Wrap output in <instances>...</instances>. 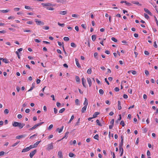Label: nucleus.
Returning a JSON list of instances; mask_svg holds the SVG:
<instances>
[{"instance_id":"nucleus-1","label":"nucleus","mask_w":158,"mask_h":158,"mask_svg":"<svg viewBox=\"0 0 158 158\" xmlns=\"http://www.w3.org/2000/svg\"><path fill=\"white\" fill-rule=\"evenodd\" d=\"M41 5L43 7L44 6H47L46 9L47 10H54V8L52 7H49L48 6H53L54 5L48 2L46 3H41Z\"/></svg>"},{"instance_id":"nucleus-2","label":"nucleus","mask_w":158,"mask_h":158,"mask_svg":"<svg viewBox=\"0 0 158 158\" xmlns=\"http://www.w3.org/2000/svg\"><path fill=\"white\" fill-rule=\"evenodd\" d=\"M53 143H51L50 144H48L47 148V149L48 150H50L53 149Z\"/></svg>"},{"instance_id":"nucleus-3","label":"nucleus","mask_w":158,"mask_h":158,"mask_svg":"<svg viewBox=\"0 0 158 158\" xmlns=\"http://www.w3.org/2000/svg\"><path fill=\"white\" fill-rule=\"evenodd\" d=\"M37 152V150L36 149L34 150L33 151H32L30 154V156L31 158L33 157V156L35 155Z\"/></svg>"},{"instance_id":"nucleus-4","label":"nucleus","mask_w":158,"mask_h":158,"mask_svg":"<svg viewBox=\"0 0 158 158\" xmlns=\"http://www.w3.org/2000/svg\"><path fill=\"white\" fill-rule=\"evenodd\" d=\"M44 123V122H42L40 123H38L35 125L32 128H34V129H35V128H37L38 126L42 124L43 123Z\"/></svg>"},{"instance_id":"nucleus-5","label":"nucleus","mask_w":158,"mask_h":158,"mask_svg":"<svg viewBox=\"0 0 158 158\" xmlns=\"http://www.w3.org/2000/svg\"><path fill=\"white\" fill-rule=\"evenodd\" d=\"M35 21L36 24L38 25H44V22L40 21H37V20L36 19H35Z\"/></svg>"},{"instance_id":"nucleus-6","label":"nucleus","mask_w":158,"mask_h":158,"mask_svg":"<svg viewBox=\"0 0 158 158\" xmlns=\"http://www.w3.org/2000/svg\"><path fill=\"white\" fill-rule=\"evenodd\" d=\"M27 136L26 134L22 135H18L16 136V139H19L25 137Z\"/></svg>"},{"instance_id":"nucleus-7","label":"nucleus","mask_w":158,"mask_h":158,"mask_svg":"<svg viewBox=\"0 0 158 158\" xmlns=\"http://www.w3.org/2000/svg\"><path fill=\"white\" fill-rule=\"evenodd\" d=\"M81 80L83 86L85 88L86 87V86L85 85V83L86 82V80L84 78V77H82L81 78Z\"/></svg>"},{"instance_id":"nucleus-8","label":"nucleus","mask_w":158,"mask_h":158,"mask_svg":"<svg viewBox=\"0 0 158 158\" xmlns=\"http://www.w3.org/2000/svg\"><path fill=\"white\" fill-rule=\"evenodd\" d=\"M144 10L149 15L151 16L152 15V13L147 8H144Z\"/></svg>"},{"instance_id":"nucleus-9","label":"nucleus","mask_w":158,"mask_h":158,"mask_svg":"<svg viewBox=\"0 0 158 158\" xmlns=\"http://www.w3.org/2000/svg\"><path fill=\"white\" fill-rule=\"evenodd\" d=\"M58 156L59 157V158H63V156L62 155V153L61 151H59L58 153Z\"/></svg>"},{"instance_id":"nucleus-10","label":"nucleus","mask_w":158,"mask_h":158,"mask_svg":"<svg viewBox=\"0 0 158 158\" xmlns=\"http://www.w3.org/2000/svg\"><path fill=\"white\" fill-rule=\"evenodd\" d=\"M25 125V124L24 123H19L18 127L19 129H22Z\"/></svg>"},{"instance_id":"nucleus-11","label":"nucleus","mask_w":158,"mask_h":158,"mask_svg":"<svg viewBox=\"0 0 158 158\" xmlns=\"http://www.w3.org/2000/svg\"><path fill=\"white\" fill-rule=\"evenodd\" d=\"M87 81L88 83L89 84V87H90L92 85V82L90 78L88 77L87 78Z\"/></svg>"},{"instance_id":"nucleus-12","label":"nucleus","mask_w":158,"mask_h":158,"mask_svg":"<svg viewBox=\"0 0 158 158\" xmlns=\"http://www.w3.org/2000/svg\"><path fill=\"white\" fill-rule=\"evenodd\" d=\"M75 61H76V65H77V66L79 68H81V66L79 63V62H78V60L77 59V58H76L75 59Z\"/></svg>"},{"instance_id":"nucleus-13","label":"nucleus","mask_w":158,"mask_h":158,"mask_svg":"<svg viewBox=\"0 0 158 158\" xmlns=\"http://www.w3.org/2000/svg\"><path fill=\"white\" fill-rule=\"evenodd\" d=\"M19 123L14 121L12 123V125L13 127H18Z\"/></svg>"},{"instance_id":"nucleus-14","label":"nucleus","mask_w":158,"mask_h":158,"mask_svg":"<svg viewBox=\"0 0 158 158\" xmlns=\"http://www.w3.org/2000/svg\"><path fill=\"white\" fill-rule=\"evenodd\" d=\"M35 83H33L31 85V87L30 88V89L28 91V92L30 91H31L35 87Z\"/></svg>"},{"instance_id":"nucleus-15","label":"nucleus","mask_w":158,"mask_h":158,"mask_svg":"<svg viewBox=\"0 0 158 158\" xmlns=\"http://www.w3.org/2000/svg\"><path fill=\"white\" fill-rule=\"evenodd\" d=\"M29 150V148L28 147L26 148H24L22 151V152H25L28 151Z\"/></svg>"},{"instance_id":"nucleus-16","label":"nucleus","mask_w":158,"mask_h":158,"mask_svg":"<svg viewBox=\"0 0 158 158\" xmlns=\"http://www.w3.org/2000/svg\"><path fill=\"white\" fill-rule=\"evenodd\" d=\"M118 108L119 110H121L122 108L121 106V102L119 101H118Z\"/></svg>"},{"instance_id":"nucleus-17","label":"nucleus","mask_w":158,"mask_h":158,"mask_svg":"<svg viewBox=\"0 0 158 158\" xmlns=\"http://www.w3.org/2000/svg\"><path fill=\"white\" fill-rule=\"evenodd\" d=\"M87 107L86 106H84L82 107L81 110V112L82 113H84L85 112L86 110Z\"/></svg>"},{"instance_id":"nucleus-18","label":"nucleus","mask_w":158,"mask_h":158,"mask_svg":"<svg viewBox=\"0 0 158 158\" xmlns=\"http://www.w3.org/2000/svg\"><path fill=\"white\" fill-rule=\"evenodd\" d=\"M63 128H64V126H62L60 129H59V128H57L56 129V130L58 131V132L59 133H60L62 131Z\"/></svg>"},{"instance_id":"nucleus-19","label":"nucleus","mask_w":158,"mask_h":158,"mask_svg":"<svg viewBox=\"0 0 158 158\" xmlns=\"http://www.w3.org/2000/svg\"><path fill=\"white\" fill-rule=\"evenodd\" d=\"M85 100L84 103V105H85V106H87L88 104V100L86 98H85Z\"/></svg>"},{"instance_id":"nucleus-20","label":"nucleus","mask_w":158,"mask_h":158,"mask_svg":"<svg viewBox=\"0 0 158 158\" xmlns=\"http://www.w3.org/2000/svg\"><path fill=\"white\" fill-rule=\"evenodd\" d=\"M67 13V11H60L59 13V14H60L63 15H66Z\"/></svg>"},{"instance_id":"nucleus-21","label":"nucleus","mask_w":158,"mask_h":158,"mask_svg":"<svg viewBox=\"0 0 158 158\" xmlns=\"http://www.w3.org/2000/svg\"><path fill=\"white\" fill-rule=\"evenodd\" d=\"M99 114V113L98 112H95L93 114V118H95L97 117V116Z\"/></svg>"},{"instance_id":"nucleus-22","label":"nucleus","mask_w":158,"mask_h":158,"mask_svg":"<svg viewBox=\"0 0 158 158\" xmlns=\"http://www.w3.org/2000/svg\"><path fill=\"white\" fill-rule=\"evenodd\" d=\"M2 61L5 63H9V61L6 58H3L2 59Z\"/></svg>"},{"instance_id":"nucleus-23","label":"nucleus","mask_w":158,"mask_h":158,"mask_svg":"<svg viewBox=\"0 0 158 158\" xmlns=\"http://www.w3.org/2000/svg\"><path fill=\"white\" fill-rule=\"evenodd\" d=\"M131 2L134 4H136V5H139V6H141V4H139V2H136V1H133Z\"/></svg>"},{"instance_id":"nucleus-24","label":"nucleus","mask_w":158,"mask_h":158,"mask_svg":"<svg viewBox=\"0 0 158 158\" xmlns=\"http://www.w3.org/2000/svg\"><path fill=\"white\" fill-rule=\"evenodd\" d=\"M96 35H93L92 36V39L93 41H94L96 39Z\"/></svg>"},{"instance_id":"nucleus-25","label":"nucleus","mask_w":158,"mask_h":158,"mask_svg":"<svg viewBox=\"0 0 158 158\" xmlns=\"http://www.w3.org/2000/svg\"><path fill=\"white\" fill-rule=\"evenodd\" d=\"M41 141H37L33 145H34V146L35 147V148L36 147H37V146H38V145L39 144V143H40V142Z\"/></svg>"},{"instance_id":"nucleus-26","label":"nucleus","mask_w":158,"mask_h":158,"mask_svg":"<svg viewBox=\"0 0 158 158\" xmlns=\"http://www.w3.org/2000/svg\"><path fill=\"white\" fill-rule=\"evenodd\" d=\"M9 11V10H0V11L3 13H6L8 12Z\"/></svg>"},{"instance_id":"nucleus-27","label":"nucleus","mask_w":158,"mask_h":158,"mask_svg":"<svg viewBox=\"0 0 158 158\" xmlns=\"http://www.w3.org/2000/svg\"><path fill=\"white\" fill-rule=\"evenodd\" d=\"M69 157H73V156H75L76 155L74 154L72 152H70L69 153Z\"/></svg>"},{"instance_id":"nucleus-28","label":"nucleus","mask_w":158,"mask_h":158,"mask_svg":"<svg viewBox=\"0 0 158 158\" xmlns=\"http://www.w3.org/2000/svg\"><path fill=\"white\" fill-rule=\"evenodd\" d=\"M69 134V131L66 132L64 136L62 138V139H64L65 138H67L68 137V135Z\"/></svg>"},{"instance_id":"nucleus-29","label":"nucleus","mask_w":158,"mask_h":158,"mask_svg":"<svg viewBox=\"0 0 158 158\" xmlns=\"http://www.w3.org/2000/svg\"><path fill=\"white\" fill-rule=\"evenodd\" d=\"M96 122L97 124L98 125L100 126H102V125L101 124V123L100 122V121L99 120L97 119L96 121Z\"/></svg>"},{"instance_id":"nucleus-30","label":"nucleus","mask_w":158,"mask_h":158,"mask_svg":"<svg viewBox=\"0 0 158 158\" xmlns=\"http://www.w3.org/2000/svg\"><path fill=\"white\" fill-rule=\"evenodd\" d=\"M98 55V53L97 52L94 53V58L97 60L98 59V58L97 57Z\"/></svg>"},{"instance_id":"nucleus-31","label":"nucleus","mask_w":158,"mask_h":158,"mask_svg":"<svg viewBox=\"0 0 158 158\" xmlns=\"http://www.w3.org/2000/svg\"><path fill=\"white\" fill-rule=\"evenodd\" d=\"M92 72V70L91 68H89L88 69L87 73L88 74H91Z\"/></svg>"},{"instance_id":"nucleus-32","label":"nucleus","mask_w":158,"mask_h":158,"mask_svg":"<svg viewBox=\"0 0 158 158\" xmlns=\"http://www.w3.org/2000/svg\"><path fill=\"white\" fill-rule=\"evenodd\" d=\"M71 47L74 48L76 47L77 46L76 44L74 43L73 42H72L71 43Z\"/></svg>"},{"instance_id":"nucleus-33","label":"nucleus","mask_w":158,"mask_h":158,"mask_svg":"<svg viewBox=\"0 0 158 158\" xmlns=\"http://www.w3.org/2000/svg\"><path fill=\"white\" fill-rule=\"evenodd\" d=\"M74 116L73 115H72L71 117V118L69 121L68 122V123H71V121L73 120V119L74 118Z\"/></svg>"},{"instance_id":"nucleus-34","label":"nucleus","mask_w":158,"mask_h":158,"mask_svg":"<svg viewBox=\"0 0 158 158\" xmlns=\"http://www.w3.org/2000/svg\"><path fill=\"white\" fill-rule=\"evenodd\" d=\"M76 81L77 82H80V78H79V77L78 76H77L76 77Z\"/></svg>"},{"instance_id":"nucleus-35","label":"nucleus","mask_w":158,"mask_h":158,"mask_svg":"<svg viewBox=\"0 0 158 158\" xmlns=\"http://www.w3.org/2000/svg\"><path fill=\"white\" fill-rule=\"evenodd\" d=\"M63 39H64V40L65 41H68L69 40V38L68 37H64V38Z\"/></svg>"},{"instance_id":"nucleus-36","label":"nucleus","mask_w":158,"mask_h":158,"mask_svg":"<svg viewBox=\"0 0 158 158\" xmlns=\"http://www.w3.org/2000/svg\"><path fill=\"white\" fill-rule=\"evenodd\" d=\"M75 103L76 105H79V100L78 99H76L75 101Z\"/></svg>"},{"instance_id":"nucleus-37","label":"nucleus","mask_w":158,"mask_h":158,"mask_svg":"<svg viewBox=\"0 0 158 158\" xmlns=\"http://www.w3.org/2000/svg\"><path fill=\"white\" fill-rule=\"evenodd\" d=\"M99 93L101 95H102L104 93V91L102 89H100L99 90Z\"/></svg>"},{"instance_id":"nucleus-38","label":"nucleus","mask_w":158,"mask_h":158,"mask_svg":"<svg viewBox=\"0 0 158 158\" xmlns=\"http://www.w3.org/2000/svg\"><path fill=\"white\" fill-rule=\"evenodd\" d=\"M94 139L98 140V134L96 135L94 137Z\"/></svg>"},{"instance_id":"nucleus-39","label":"nucleus","mask_w":158,"mask_h":158,"mask_svg":"<svg viewBox=\"0 0 158 158\" xmlns=\"http://www.w3.org/2000/svg\"><path fill=\"white\" fill-rule=\"evenodd\" d=\"M65 110V109L64 108H63L59 110V113H62Z\"/></svg>"},{"instance_id":"nucleus-40","label":"nucleus","mask_w":158,"mask_h":158,"mask_svg":"<svg viewBox=\"0 0 158 158\" xmlns=\"http://www.w3.org/2000/svg\"><path fill=\"white\" fill-rule=\"evenodd\" d=\"M43 29L45 30H48L49 29V27L47 26H44L43 27Z\"/></svg>"},{"instance_id":"nucleus-41","label":"nucleus","mask_w":158,"mask_h":158,"mask_svg":"<svg viewBox=\"0 0 158 158\" xmlns=\"http://www.w3.org/2000/svg\"><path fill=\"white\" fill-rule=\"evenodd\" d=\"M9 112V110L8 109H6L4 111V113L5 114H8Z\"/></svg>"},{"instance_id":"nucleus-42","label":"nucleus","mask_w":158,"mask_h":158,"mask_svg":"<svg viewBox=\"0 0 158 158\" xmlns=\"http://www.w3.org/2000/svg\"><path fill=\"white\" fill-rule=\"evenodd\" d=\"M144 16L146 19H148L149 18V16L147 14L144 13Z\"/></svg>"},{"instance_id":"nucleus-43","label":"nucleus","mask_w":158,"mask_h":158,"mask_svg":"<svg viewBox=\"0 0 158 158\" xmlns=\"http://www.w3.org/2000/svg\"><path fill=\"white\" fill-rule=\"evenodd\" d=\"M125 3L128 6H131L132 5L131 4V3H130L129 2H127L126 1H125Z\"/></svg>"},{"instance_id":"nucleus-44","label":"nucleus","mask_w":158,"mask_h":158,"mask_svg":"<svg viewBox=\"0 0 158 158\" xmlns=\"http://www.w3.org/2000/svg\"><path fill=\"white\" fill-rule=\"evenodd\" d=\"M120 124L122 125L123 127H124L125 126V123L123 121H121Z\"/></svg>"},{"instance_id":"nucleus-45","label":"nucleus","mask_w":158,"mask_h":158,"mask_svg":"<svg viewBox=\"0 0 158 158\" xmlns=\"http://www.w3.org/2000/svg\"><path fill=\"white\" fill-rule=\"evenodd\" d=\"M19 142H20L19 141L17 142L16 143H14L12 145V147H15V146H16L19 143Z\"/></svg>"},{"instance_id":"nucleus-46","label":"nucleus","mask_w":158,"mask_h":158,"mask_svg":"<svg viewBox=\"0 0 158 158\" xmlns=\"http://www.w3.org/2000/svg\"><path fill=\"white\" fill-rule=\"evenodd\" d=\"M111 40L114 42H117V39L114 37L111 38Z\"/></svg>"},{"instance_id":"nucleus-47","label":"nucleus","mask_w":158,"mask_h":158,"mask_svg":"<svg viewBox=\"0 0 158 158\" xmlns=\"http://www.w3.org/2000/svg\"><path fill=\"white\" fill-rule=\"evenodd\" d=\"M81 27H82L84 29H86V25L85 24H82L81 25Z\"/></svg>"},{"instance_id":"nucleus-48","label":"nucleus","mask_w":158,"mask_h":158,"mask_svg":"<svg viewBox=\"0 0 158 158\" xmlns=\"http://www.w3.org/2000/svg\"><path fill=\"white\" fill-rule=\"evenodd\" d=\"M53 127V125L52 124H51L49 126L48 129V130H50Z\"/></svg>"},{"instance_id":"nucleus-49","label":"nucleus","mask_w":158,"mask_h":158,"mask_svg":"<svg viewBox=\"0 0 158 158\" xmlns=\"http://www.w3.org/2000/svg\"><path fill=\"white\" fill-rule=\"evenodd\" d=\"M58 25L59 26H61V27H64V23H62V24H61V23H59V22H58Z\"/></svg>"},{"instance_id":"nucleus-50","label":"nucleus","mask_w":158,"mask_h":158,"mask_svg":"<svg viewBox=\"0 0 158 158\" xmlns=\"http://www.w3.org/2000/svg\"><path fill=\"white\" fill-rule=\"evenodd\" d=\"M62 47V48H63V51H64V54H65V55H66V56H67V53H66V51H65V50L64 45H63Z\"/></svg>"},{"instance_id":"nucleus-51","label":"nucleus","mask_w":158,"mask_h":158,"mask_svg":"<svg viewBox=\"0 0 158 158\" xmlns=\"http://www.w3.org/2000/svg\"><path fill=\"white\" fill-rule=\"evenodd\" d=\"M25 8L26 9H28V10H30V9H31V8L30 6H25Z\"/></svg>"},{"instance_id":"nucleus-52","label":"nucleus","mask_w":158,"mask_h":158,"mask_svg":"<svg viewBox=\"0 0 158 158\" xmlns=\"http://www.w3.org/2000/svg\"><path fill=\"white\" fill-rule=\"evenodd\" d=\"M114 119H112L110 122V124L112 125H114Z\"/></svg>"},{"instance_id":"nucleus-53","label":"nucleus","mask_w":158,"mask_h":158,"mask_svg":"<svg viewBox=\"0 0 158 158\" xmlns=\"http://www.w3.org/2000/svg\"><path fill=\"white\" fill-rule=\"evenodd\" d=\"M57 111H58L57 110L56 108H54V113L55 114H57Z\"/></svg>"},{"instance_id":"nucleus-54","label":"nucleus","mask_w":158,"mask_h":158,"mask_svg":"<svg viewBox=\"0 0 158 158\" xmlns=\"http://www.w3.org/2000/svg\"><path fill=\"white\" fill-rule=\"evenodd\" d=\"M80 118H79L78 119L77 122L75 124V126L79 125V124L80 123Z\"/></svg>"},{"instance_id":"nucleus-55","label":"nucleus","mask_w":158,"mask_h":158,"mask_svg":"<svg viewBox=\"0 0 158 158\" xmlns=\"http://www.w3.org/2000/svg\"><path fill=\"white\" fill-rule=\"evenodd\" d=\"M15 53L17 54L18 58L20 59V57L19 55L18 52V51H16L15 52Z\"/></svg>"},{"instance_id":"nucleus-56","label":"nucleus","mask_w":158,"mask_h":158,"mask_svg":"<svg viewBox=\"0 0 158 158\" xmlns=\"http://www.w3.org/2000/svg\"><path fill=\"white\" fill-rule=\"evenodd\" d=\"M114 90L116 92H118L119 90V89L117 87H116L114 89Z\"/></svg>"},{"instance_id":"nucleus-57","label":"nucleus","mask_w":158,"mask_h":158,"mask_svg":"<svg viewBox=\"0 0 158 158\" xmlns=\"http://www.w3.org/2000/svg\"><path fill=\"white\" fill-rule=\"evenodd\" d=\"M64 0H57L56 1L58 3H63L64 2Z\"/></svg>"},{"instance_id":"nucleus-58","label":"nucleus","mask_w":158,"mask_h":158,"mask_svg":"<svg viewBox=\"0 0 158 158\" xmlns=\"http://www.w3.org/2000/svg\"><path fill=\"white\" fill-rule=\"evenodd\" d=\"M153 46L155 48H157V44H156V41H155L154 42Z\"/></svg>"},{"instance_id":"nucleus-59","label":"nucleus","mask_w":158,"mask_h":158,"mask_svg":"<svg viewBox=\"0 0 158 158\" xmlns=\"http://www.w3.org/2000/svg\"><path fill=\"white\" fill-rule=\"evenodd\" d=\"M30 110L29 109H27L26 110H25V112L27 113H29L30 111Z\"/></svg>"},{"instance_id":"nucleus-60","label":"nucleus","mask_w":158,"mask_h":158,"mask_svg":"<svg viewBox=\"0 0 158 158\" xmlns=\"http://www.w3.org/2000/svg\"><path fill=\"white\" fill-rule=\"evenodd\" d=\"M147 154L148 156H150L151 155V153L149 150H148L147 153Z\"/></svg>"},{"instance_id":"nucleus-61","label":"nucleus","mask_w":158,"mask_h":158,"mask_svg":"<svg viewBox=\"0 0 158 158\" xmlns=\"http://www.w3.org/2000/svg\"><path fill=\"white\" fill-rule=\"evenodd\" d=\"M5 153V152L4 151H1L0 152V156L3 155Z\"/></svg>"},{"instance_id":"nucleus-62","label":"nucleus","mask_w":158,"mask_h":158,"mask_svg":"<svg viewBox=\"0 0 158 158\" xmlns=\"http://www.w3.org/2000/svg\"><path fill=\"white\" fill-rule=\"evenodd\" d=\"M144 53L146 55H148L149 54L148 52L147 51H145L144 52Z\"/></svg>"},{"instance_id":"nucleus-63","label":"nucleus","mask_w":158,"mask_h":158,"mask_svg":"<svg viewBox=\"0 0 158 158\" xmlns=\"http://www.w3.org/2000/svg\"><path fill=\"white\" fill-rule=\"evenodd\" d=\"M133 74L135 75L136 74V72L135 70H131V72Z\"/></svg>"},{"instance_id":"nucleus-64","label":"nucleus","mask_w":158,"mask_h":158,"mask_svg":"<svg viewBox=\"0 0 158 158\" xmlns=\"http://www.w3.org/2000/svg\"><path fill=\"white\" fill-rule=\"evenodd\" d=\"M96 81L98 84H101L100 81L98 80V78L96 79Z\"/></svg>"}]
</instances>
